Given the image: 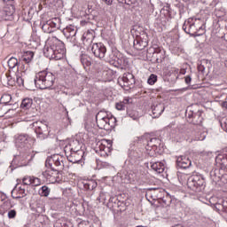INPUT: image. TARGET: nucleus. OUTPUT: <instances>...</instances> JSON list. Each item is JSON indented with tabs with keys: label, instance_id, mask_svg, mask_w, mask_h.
<instances>
[{
	"label": "nucleus",
	"instance_id": "42",
	"mask_svg": "<svg viewBox=\"0 0 227 227\" xmlns=\"http://www.w3.org/2000/svg\"><path fill=\"white\" fill-rule=\"evenodd\" d=\"M32 177L33 176H26L22 180L23 185H32Z\"/></svg>",
	"mask_w": 227,
	"mask_h": 227
},
{
	"label": "nucleus",
	"instance_id": "5",
	"mask_svg": "<svg viewBox=\"0 0 227 227\" xmlns=\"http://www.w3.org/2000/svg\"><path fill=\"white\" fill-rule=\"evenodd\" d=\"M66 160L67 158H65V156L61 154H53L46 159L45 166L46 168H55V169L61 171L65 168Z\"/></svg>",
	"mask_w": 227,
	"mask_h": 227
},
{
	"label": "nucleus",
	"instance_id": "4",
	"mask_svg": "<svg viewBox=\"0 0 227 227\" xmlns=\"http://www.w3.org/2000/svg\"><path fill=\"white\" fill-rule=\"evenodd\" d=\"M35 159V154L31 153L30 151H21L19 155H15L11 162V168L17 169V168H24V166H29L31 160Z\"/></svg>",
	"mask_w": 227,
	"mask_h": 227
},
{
	"label": "nucleus",
	"instance_id": "43",
	"mask_svg": "<svg viewBox=\"0 0 227 227\" xmlns=\"http://www.w3.org/2000/svg\"><path fill=\"white\" fill-rule=\"evenodd\" d=\"M36 212H38V214H43V212H45V207L40 201L36 202Z\"/></svg>",
	"mask_w": 227,
	"mask_h": 227
},
{
	"label": "nucleus",
	"instance_id": "16",
	"mask_svg": "<svg viewBox=\"0 0 227 227\" xmlns=\"http://www.w3.org/2000/svg\"><path fill=\"white\" fill-rule=\"evenodd\" d=\"M106 144H100L99 145V153L101 157H109V153H111L113 150V142L111 140H106Z\"/></svg>",
	"mask_w": 227,
	"mask_h": 227
},
{
	"label": "nucleus",
	"instance_id": "47",
	"mask_svg": "<svg viewBox=\"0 0 227 227\" xmlns=\"http://www.w3.org/2000/svg\"><path fill=\"white\" fill-rule=\"evenodd\" d=\"M16 215H17V211H15L14 209H12L8 212L9 219H15Z\"/></svg>",
	"mask_w": 227,
	"mask_h": 227
},
{
	"label": "nucleus",
	"instance_id": "44",
	"mask_svg": "<svg viewBox=\"0 0 227 227\" xmlns=\"http://www.w3.org/2000/svg\"><path fill=\"white\" fill-rule=\"evenodd\" d=\"M42 184V181L38 177L32 176V185L34 187H38Z\"/></svg>",
	"mask_w": 227,
	"mask_h": 227
},
{
	"label": "nucleus",
	"instance_id": "8",
	"mask_svg": "<svg viewBox=\"0 0 227 227\" xmlns=\"http://www.w3.org/2000/svg\"><path fill=\"white\" fill-rule=\"evenodd\" d=\"M186 120L188 123H192V125H201L203 123L202 110H187Z\"/></svg>",
	"mask_w": 227,
	"mask_h": 227
},
{
	"label": "nucleus",
	"instance_id": "36",
	"mask_svg": "<svg viewBox=\"0 0 227 227\" xmlns=\"http://www.w3.org/2000/svg\"><path fill=\"white\" fill-rule=\"evenodd\" d=\"M39 192H40L41 196L47 198V196H49L51 194V188H49V186H47V185H43L41 187Z\"/></svg>",
	"mask_w": 227,
	"mask_h": 227
},
{
	"label": "nucleus",
	"instance_id": "63",
	"mask_svg": "<svg viewBox=\"0 0 227 227\" xmlns=\"http://www.w3.org/2000/svg\"><path fill=\"white\" fill-rule=\"evenodd\" d=\"M17 198H20V197H17Z\"/></svg>",
	"mask_w": 227,
	"mask_h": 227
},
{
	"label": "nucleus",
	"instance_id": "39",
	"mask_svg": "<svg viewBox=\"0 0 227 227\" xmlns=\"http://www.w3.org/2000/svg\"><path fill=\"white\" fill-rule=\"evenodd\" d=\"M107 118H108L107 114L106 112H102V111L98 112L96 115V121L97 120H106Z\"/></svg>",
	"mask_w": 227,
	"mask_h": 227
},
{
	"label": "nucleus",
	"instance_id": "24",
	"mask_svg": "<svg viewBox=\"0 0 227 227\" xmlns=\"http://www.w3.org/2000/svg\"><path fill=\"white\" fill-rule=\"evenodd\" d=\"M113 65L116 68H123V67H127V65H128L127 59H125V57H123V56L114 57Z\"/></svg>",
	"mask_w": 227,
	"mask_h": 227
},
{
	"label": "nucleus",
	"instance_id": "19",
	"mask_svg": "<svg viewBox=\"0 0 227 227\" xmlns=\"http://www.w3.org/2000/svg\"><path fill=\"white\" fill-rule=\"evenodd\" d=\"M183 29L187 35H191L192 36H194V34L198 31L196 25L194 23H191V20L184 23Z\"/></svg>",
	"mask_w": 227,
	"mask_h": 227
},
{
	"label": "nucleus",
	"instance_id": "32",
	"mask_svg": "<svg viewBox=\"0 0 227 227\" xmlns=\"http://www.w3.org/2000/svg\"><path fill=\"white\" fill-rule=\"evenodd\" d=\"M96 123L98 129H102L104 130H109V128L107 127V119L96 120Z\"/></svg>",
	"mask_w": 227,
	"mask_h": 227
},
{
	"label": "nucleus",
	"instance_id": "62",
	"mask_svg": "<svg viewBox=\"0 0 227 227\" xmlns=\"http://www.w3.org/2000/svg\"><path fill=\"white\" fill-rule=\"evenodd\" d=\"M119 1V3H121L123 0H118Z\"/></svg>",
	"mask_w": 227,
	"mask_h": 227
},
{
	"label": "nucleus",
	"instance_id": "33",
	"mask_svg": "<svg viewBox=\"0 0 227 227\" xmlns=\"http://www.w3.org/2000/svg\"><path fill=\"white\" fill-rule=\"evenodd\" d=\"M217 162L223 166V168H226L227 166V153L219 154L216 158Z\"/></svg>",
	"mask_w": 227,
	"mask_h": 227
},
{
	"label": "nucleus",
	"instance_id": "2",
	"mask_svg": "<svg viewBox=\"0 0 227 227\" xmlns=\"http://www.w3.org/2000/svg\"><path fill=\"white\" fill-rule=\"evenodd\" d=\"M56 76L47 70L40 71L35 74V84L39 90H50L54 86Z\"/></svg>",
	"mask_w": 227,
	"mask_h": 227
},
{
	"label": "nucleus",
	"instance_id": "30",
	"mask_svg": "<svg viewBox=\"0 0 227 227\" xmlns=\"http://www.w3.org/2000/svg\"><path fill=\"white\" fill-rule=\"evenodd\" d=\"M80 61L84 67H91V58L86 54H82L80 56Z\"/></svg>",
	"mask_w": 227,
	"mask_h": 227
},
{
	"label": "nucleus",
	"instance_id": "9",
	"mask_svg": "<svg viewBox=\"0 0 227 227\" xmlns=\"http://www.w3.org/2000/svg\"><path fill=\"white\" fill-rule=\"evenodd\" d=\"M59 176V170L54 167L48 168L47 170L43 172V176H44L50 184H56L59 182L61 180Z\"/></svg>",
	"mask_w": 227,
	"mask_h": 227
},
{
	"label": "nucleus",
	"instance_id": "61",
	"mask_svg": "<svg viewBox=\"0 0 227 227\" xmlns=\"http://www.w3.org/2000/svg\"><path fill=\"white\" fill-rule=\"evenodd\" d=\"M137 139L138 141H141V139H145V137H138Z\"/></svg>",
	"mask_w": 227,
	"mask_h": 227
},
{
	"label": "nucleus",
	"instance_id": "23",
	"mask_svg": "<svg viewBox=\"0 0 227 227\" xmlns=\"http://www.w3.org/2000/svg\"><path fill=\"white\" fill-rule=\"evenodd\" d=\"M224 172L223 168L215 169L214 172H211V180L215 185H219L221 183V176Z\"/></svg>",
	"mask_w": 227,
	"mask_h": 227
},
{
	"label": "nucleus",
	"instance_id": "57",
	"mask_svg": "<svg viewBox=\"0 0 227 227\" xmlns=\"http://www.w3.org/2000/svg\"><path fill=\"white\" fill-rule=\"evenodd\" d=\"M104 168H111V164L109 163H103Z\"/></svg>",
	"mask_w": 227,
	"mask_h": 227
},
{
	"label": "nucleus",
	"instance_id": "52",
	"mask_svg": "<svg viewBox=\"0 0 227 227\" xmlns=\"http://www.w3.org/2000/svg\"><path fill=\"white\" fill-rule=\"evenodd\" d=\"M184 81L186 84H191L192 78L190 75L184 77Z\"/></svg>",
	"mask_w": 227,
	"mask_h": 227
},
{
	"label": "nucleus",
	"instance_id": "6",
	"mask_svg": "<svg viewBox=\"0 0 227 227\" xmlns=\"http://www.w3.org/2000/svg\"><path fill=\"white\" fill-rule=\"evenodd\" d=\"M152 56V61L154 63H163L166 61V51L161 47H151L147 50V57Z\"/></svg>",
	"mask_w": 227,
	"mask_h": 227
},
{
	"label": "nucleus",
	"instance_id": "37",
	"mask_svg": "<svg viewBox=\"0 0 227 227\" xmlns=\"http://www.w3.org/2000/svg\"><path fill=\"white\" fill-rule=\"evenodd\" d=\"M129 156L134 160H137V159H141V157H143V153H137V151H131L129 153Z\"/></svg>",
	"mask_w": 227,
	"mask_h": 227
},
{
	"label": "nucleus",
	"instance_id": "26",
	"mask_svg": "<svg viewBox=\"0 0 227 227\" xmlns=\"http://www.w3.org/2000/svg\"><path fill=\"white\" fill-rule=\"evenodd\" d=\"M151 168L153 171L159 174L164 173V169H166V166L160 161L152 163Z\"/></svg>",
	"mask_w": 227,
	"mask_h": 227
},
{
	"label": "nucleus",
	"instance_id": "41",
	"mask_svg": "<svg viewBox=\"0 0 227 227\" xmlns=\"http://www.w3.org/2000/svg\"><path fill=\"white\" fill-rule=\"evenodd\" d=\"M227 184V173L222 172V176L220 177V183L218 185H224Z\"/></svg>",
	"mask_w": 227,
	"mask_h": 227
},
{
	"label": "nucleus",
	"instance_id": "13",
	"mask_svg": "<svg viewBox=\"0 0 227 227\" xmlns=\"http://www.w3.org/2000/svg\"><path fill=\"white\" fill-rule=\"evenodd\" d=\"M5 79L8 86H16V84L20 87L24 86V79L19 74H15V77H12L10 72H8L5 74Z\"/></svg>",
	"mask_w": 227,
	"mask_h": 227
},
{
	"label": "nucleus",
	"instance_id": "58",
	"mask_svg": "<svg viewBox=\"0 0 227 227\" xmlns=\"http://www.w3.org/2000/svg\"><path fill=\"white\" fill-rule=\"evenodd\" d=\"M2 98H10V100H12V97L8 95L3 96Z\"/></svg>",
	"mask_w": 227,
	"mask_h": 227
},
{
	"label": "nucleus",
	"instance_id": "59",
	"mask_svg": "<svg viewBox=\"0 0 227 227\" xmlns=\"http://www.w3.org/2000/svg\"><path fill=\"white\" fill-rule=\"evenodd\" d=\"M126 4H128L129 6H130V4H132V3H130V0H129L128 2H125Z\"/></svg>",
	"mask_w": 227,
	"mask_h": 227
},
{
	"label": "nucleus",
	"instance_id": "56",
	"mask_svg": "<svg viewBox=\"0 0 227 227\" xmlns=\"http://www.w3.org/2000/svg\"><path fill=\"white\" fill-rule=\"evenodd\" d=\"M222 107H225V109H227V101L222 103Z\"/></svg>",
	"mask_w": 227,
	"mask_h": 227
},
{
	"label": "nucleus",
	"instance_id": "53",
	"mask_svg": "<svg viewBox=\"0 0 227 227\" xmlns=\"http://www.w3.org/2000/svg\"><path fill=\"white\" fill-rule=\"evenodd\" d=\"M121 103L124 105V106H127V104H130V99L129 98H125Z\"/></svg>",
	"mask_w": 227,
	"mask_h": 227
},
{
	"label": "nucleus",
	"instance_id": "18",
	"mask_svg": "<svg viewBox=\"0 0 227 227\" xmlns=\"http://www.w3.org/2000/svg\"><path fill=\"white\" fill-rule=\"evenodd\" d=\"M121 81L124 82L123 86H134L136 84V78L131 73H124Z\"/></svg>",
	"mask_w": 227,
	"mask_h": 227
},
{
	"label": "nucleus",
	"instance_id": "3",
	"mask_svg": "<svg viewBox=\"0 0 227 227\" xmlns=\"http://www.w3.org/2000/svg\"><path fill=\"white\" fill-rule=\"evenodd\" d=\"M187 187L193 191V192H203L207 187L205 176L201 174H194L187 180Z\"/></svg>",
	"mask_w": 227,
	"mask_h": 227
},
{
	"label": "nucleus",
	"instance_id": "51",
	"mask_svg": "<svg viewBox=\"0 0 227 227\" xmlns=\"http://www.w3.org/2000/svg\"><path fill=\"white\" fill-rule=\"evenodd\" d=\"M128 182H134V175L133 174H131V173H129V175H128Z\"/></svg>",
	"mask_w": 227,
	"mask_h": 227
},
{
	"label": "nucleus",
	"instance_id": "31",
	"mask_svg": "<svg viewBox=\"0 0 227 227\" xmlns=\"http://www.w3.org/2000/svg\"><path fill=\"white\" fill-rule=\"evenodd\" d=\"M31 106H33V99L27 98L22 100L20 107L21 109L27 110L30 109Z\"/></svg>",
	"mask_w": 227,
	"mask_h": 227
},
{
	"label": "nucleus",
	"instance_id": "25",
	"mask_svg": "<svg viewBox=\"0 0 227 227\" xmlns=\"http://www.w3.org/2000/svg\"><path fill=\"white\" fill-rule=\"evenodd\" d=\"M148 46V42L143 41L141 38H137L134 40V47L137 51H143Z\"/></svg>",
	"mask_w": 227,
	"mask_h": 227
},
{
	"label": "nucleus",
	"instance_id": "11",
	"mask_svg": "<svg viewBox=\"0 0 227 227\" xmlns=\"http://www.w3.org/2000/svg\"><path fill=\"white\" fill-rule=\"evenodd\" d=\"M91 51L94 54L95 58L103 59L106 58V53L107 52V48L102 43H96L92 44Z\"/></svg>",
	"mask_w": 227,
	"mask_h": 227
},
{
	"label": "nucleus",
	"instance_id": "20",
	"mask_svg": "<svg viewBox=\"0 0 227 227\" xmlns=\"http://www.w3.org/2000/svg\"><path fill=\"white\" fill-rule=\"evenodd\" d=\"M70 152H82L81 150V143L78 140L70 142L69 145L65 147L66 153H70Z\"/></svg>",
	"mask_w": 227,
	"mask_h": 227
},
{
	"label": "nucleus",
	"instance_id": "21",
	"mask_svg": "<svg viewBox=\"0 0 227 227\" xmlns=\"http://www.w3.org/2000/svg\"><path fill=\"white\" fill-rule=\"evenodd\" d=\"M153 118H159L164 113V104L159 103L152 106Z\"/></svg>",
	"mask_w": 227,
	"mask_h": 227
},
{
	"label": "nucleus",
	"instance_id": "28",
	"mask_svg": "<svg viewBox=\"0 0 227 227\" xmlns=\"http://www.w3.org/2000/svg\"><path fill=\"white\" fill-rule=\"evenodd\" d=\"M50 24V27L51 29H59L61 25V19L59 18H53L51 20H47Z\"/></svg>",
	"mask_w": 227,
	"mask_h": 227
},
{
	"label": "nucleus",
	"instance_id": "1",
	"mask_svg": "<svg viewBox=\"0 0 227 227\" xmlns=\"http://www.w3.org/2000/svg\"><path fill=\"white\" fill-rule=\"evenodd\" d=\"M65 52H67L65 43L56 36L51 37L43 49L44 56L49 58V59H55V61L63 59L65 58Z\"/></svg>",
	"mask_w": 227,
	"mask_h": 227
},
{
	"label": "nucleus",
	"instance_id": "17",
	"mask_svg": "<svg viewBox=\"0 0 227 227\" xmlns=\"http://www.w3.org/2000/svg\"><path fill=\"white\" fill-rule=\"evenodd\" d=\"M62 33L67 40H71L74 42L75 40V35H77V29L74 26L70 25L64 28L62 30Z\"/></svg>",
	"mask_w": 227,
	"mask_h": 227
},
{
	"label": "nucleus",
	"instance_id": "54",
	"mask_svg": "<svg viewBox=\"0 0 227 227\" xmlns=\"http://www.w3.org/2000/svg\"><path fill=\"white\" fill-rule=\"evenodd\" d=\"M223 207L224 212H227V200L223 201Z\"/></svg>",
	"mask_w": 227,
	"mask_h": 227
},
{
	"label": "nucleus",
	"instance_id": "14",
	"mask_svg": "<svg viewBox=\"0 0 227 227\" xmlns=\"http://www.w3.org/2000/svg\"><path fill=\"white\" fill-rule=\"evenodd\" d=\"M84 155V151H78V152H69L67 153V160L72 162V164H77L82 160V157Z\"/></svg>",
	"mask_w": 227,
	"mask_h": 227
},
{
	"label": "nucleus",
	"instance_id": "46",
	"mask_svg": "<svg viewBox=\"0 0 227 227\" xmlns=\"http://www.w3.org/2000/svg\"><path fill=\"white\" fill-rule=\"evenodd\" d=\"M204 63H207V60H202L200 61V64H198V70L199 72H201L203 74V72H205V65H203Z\"/></svg>",
	"mask_w": 227,
	"mask_h": 227
},
{
	"label": "nucleus",
	"instance_id": "15",
	"mask_svg": "<svg viewBox=\"0 0 227 227\" xmlns=\"http://www.w3.org/2000/svg\"><path fill=\"white\" fill-rule=\"evenodd\" d=\"M192 165V161L184 155L177 157L176 159V166L179 169H188Z\"/></svg>",
	"mask_w": 227,
	"mask_h": 227
},
{
	"label": "nucleus",
	"instance_id": "40",
	"mask_svg": "<svg viewBox=\"0 0 227 227\" xmlns=\"http://www.w3.org/2000/svg\"><path fill=\"white\" fill-rule=\"evenodd\" d=\"M148 84H150L151 86H153V84H155V82H157V75L155 74H151L147 80Z\"/></svg>",
	"mask_w": 227,
	"mask_h": 227
},
{
	"label": "nucleus",
	"instance_id": "22",
	"mask_svg": "<svg viewBox=\"0 0 227 227\" xmlns=\"http://www.w3.org/2000/svg\"><path fill=\"white\" fill-rule=\"evenodd\" d=\"M146 143L147 150H153V152H155V150L160 146V139L157 137L150 138V140H147Z\"/></svg>",
	"mask_w": 227,
	"mask_h": 227
},
{
	"label": "nucleus",
	"instance_id": "7",
	"mask_svg": "<svg viewBox=\"0 0 227 227\" xmlns=\"http://www.w3.org/2000/svg\"><path fill=\"white\" fill-rule=\"evenodd\" d=\"M35 132L39 139H47L51 130H49V124L45 121H37L33 123Z\"/></svg>",
	"mask_w": 227,
	"mask_h": 227
},
{
	"label": "nucleus",
	"instance_id": "60",
	"mask_svg": "<svg viewBox=\"0 0 227 227\" xmlns=\"http://www.w3.org/2000/svg\"><path fill=\"white\" fill-rule=\"evenodd\" d=\"M53 200H55L56 201H61L60 198H54Z\"/></svg>",
	"mask_w": 227,
	"mask_h": 227
},
{
	"label": "nucleus",
	"instance_id": "27",
	"mask_svg": "<svg viewBox=\"0 0 227 227\" xmlns=\"http://www.w3.org/2000/svg\"><path fill=\"white\" fill-rule=\"evenodd\" d=\"M97 185L98 184L93 179L83 182V187L85 191H93V189H97Z\"/></svg>",
	"mask_w": 227,
	"mask_h": 227
},
{
	"label": "nucleus",
	"instance_id": "55",
	"mask_svg": "<svg viewBox=\"0 0 227 227\" xmlns=\"http://www.w3.org/2000/svg\"><path fill=\"white\" fill-rule=\"evenodd\" d=\"M106 4H107L108 6H111V4H113V0H103Z\"/></svg>",
	"mask_w": 227,
	"mask_h": 227
},
{
	"label": "nucleus",
	"instance_id": "12",
	"mask_svg": "<svg viewBox=\"0 0 227 227\" xmlns=\"http://www.w3.org/2000/svg\"><path fill=\"white\" fill-rule=\"evenodd\" d=\"M33 58H35V52L31 51L23 53L21 61L23 63L24 70H29V68H31V65H33Z\"/></svg>",
	"mask_w": 227,
	"mask_h": 227
},
{
	"label": "nucleus",
	"instance_id": "48",
	"mask_svg": "<svg viewBox=\"0 0 227 227\" xmlns=\"http://www.w3.org/2000/svg\"><path fill=\"white\" fill-rule=\"evenodd\" d=\"M115 107L118 111H125V106L122 102L116 103Z\"/></svg>",
	"mask_w": 227,
	"mask_h": 227
},
{
	"label": "nucleus",
	"instance_id": "29",
	"mask_svg": "<svg viewBox=\"0 0 227 227\" xmlns=\"http://www.w3.org/2000/svg\"><path fill=\"white\" fill-rule=\"evenodd\" d=\"M8 67L10 70H13V68H16V72H19V60L17 58L12 57L8 60Z\"/></svg>",
	"mask_w": 227,
	"mask_h": 227
},
{
	"label": "nucleus",
	"instance_id": "10",
	"mask_svg": "<svg viewBox=\"0 0 227 227\" xmlns=\"http://www.w3.org/2000/svg\"><path fill=\"white\" fill-rule=\"evenodd\" d=\"M15 145L17 148H20L21 150L27 152V150H29V148L31 147V145L29 144V136H27V134L16 136Z\"/></svg>",
	"mask_w": 227,
	"mask_h": 227
},
{
	"label": "nucleus",
	"instance_id": "50",
	"mask_svg": "<svg viewBox=\"0 0 227 227\" xmlns=\"http://www.w3.org/2000/svg\"><path fill=\"white\" fill-rule=\"evenodd\" d=\"M221 127H222L223 130H224V132H227V119L225 121L221 122Z\"/></svg>",
	"mask_w": 227,
	"mask_h": 227
},
{
	"label": "nucleus",
	"instance_id": "35",
	"mask_svg": "<svg viewBox=\"0 0 227 227\" xmlns=\"http://www.w3.org/2000/svg\"><path fill=\"white\" fill-rule=\"evenodd\" d=\"M42 29H43V33H48V34L54 33V29H52L51 27V25L49 24V21L43 22Z\"/></svg>",
	"mask_w": 227,
	"mask_h": 227
},
{
	"label": "nucleus",
	"instance_id": "49",
	"mask_svg": "<svg viewBox=\"0 0 227 227\" xmlns=\"http://www.w3.org/2000/svg\"><path fill=\"white\" fill-rule=\"evenodd\" d=\"M129 118H132V120H137L139 118V116L136 114L134 112L129 113Z\"/></svg>",
	"mask_w": 227,
	"mask_h": 227
},
{
	"label": "nucleus",
	"instance_id": "38",
	"mask_svg": "<svg viewBox=\"0 0 227 227\" xmlns=\"http://www.w3.org/2000/svg\"><path fill=\"white\" fill-rule=\"evenodd\" d=\"M162 201L164 205H167L168 207H169V205H171L173 201V197H171V195L169 194H167L165 197L162 198Z\"/></svg>",
	"mask_w": 227,
	"mask_h": 227
},
{
	"label": "nucleus",
	"instance_id": "34",
	"mask_svg": "<svg viewBox=\"0 0 227 227\" xmlns=\"http://www.w3.org/2000/svg\"><path fill=\"white\" fill-rule=\"evenodd\" d=\"M106 123H107V128L109 129H114V127H116V117L114 116L107 117Z\"/></svg>",
	"mask_w": 227,
	"mask_h": 227
},
{
	"label": "nucleus",
	"instance_id": "45",
	"mask_svg": "<svg viewBox=\"0 0 227 227\" xmlns=\"http://www.w3.org/2000/svg\"><path fill=\"white\" fill-rule=\"evenodd\" d=\"M18 192L20 194H21L22 198L26 196V186L24 184H21L20 186L18 187Z\"/></svg>",
	"mask_w": 227,
	"mask_h": 227
}]
</instances>
